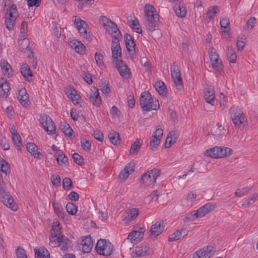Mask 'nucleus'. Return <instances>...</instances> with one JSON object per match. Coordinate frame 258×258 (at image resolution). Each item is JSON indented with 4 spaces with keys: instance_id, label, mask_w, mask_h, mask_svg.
<instances>
[{
    "instance_id": "obj_32",
    "label": "nucleus",
    "mask_w": 258,
    "mask_h": 258,
    "mask_svg": "<svg viewBox=\"0 0 258 258\" xmlns=\"http://www.w3.org/2000/svg\"><path fill=\"white\" fill-rule=\"evenodd\" d=\"M154 88L161 95L164 96L167 93V88L163 82L160 81L156 82L154 84Z\"/></svg>"
},
{
    "instance_id": "obj_42",
    "label": "nucleus",
    "mask_w": 258,
    "mask_h": 258,
    "mask_svg": "<svg viewBox=\"0 0 258 258\" xmlns=\"http://www.w3.org/2000/svg\"><path fill=\"white\" fill-rule=\"evenodd\" d=\"M66 208L67 212L72 215H75L77 212V206L73 203H68Z\"/></svg>"
},
{
    "instance_id": "obj_22",
    "label": "nucleus",
    "mask_w": 258,
    "mask_h": 258,
    "mask_svg": "<svg viewBox=\"0 0 258 258\" xmlns=\"http://www.w3.org/2000/svg\"><path fill=\"white\" fill-rule=\"evenodd\" d=\"M18 99L24 106H27L30 104L28 95L25 88H22L19 90Z\"/></svg>"
},
{
    "instance_id": "obj_37",
    "label": "nucleus",
    "mask_w": 258,
    "mask_h": 258,
    "mask_svg": "<svg viewBox=\"0 0 258 258\" xmlns=\"http://www.w3.org/2000/svg\"><path fill=\"white\" fill-rule=\"evenodd\" d=\"M27 30V23L25 21L22 22L20 27V32L21 33V38H23L22 43L26 42V46H28V39H26V32Z\"/></svg>"
},
{
    "instance_id": "obj_1",
    "label": "nucleus",
    "mask_w": 258,
    "mask_h": 258,
    "mask_svg": "<svg viewBox=\"0 0 258 258\" xmlns=\"http://www.w3.org/2000/svg\"><path fill=\"white\" fill-rule=\"evenodd\" d=\"M144 11L146 18L147 29L150 31H154L159 23V15L155 8L150 4H146L144 8Z\"/></svg>"
},
{
    "instance_id": "obj_21",
    "label": "nucleus",
    "mask_w": 258,
    "mask_h": 258,
    "mask_svg": "<svg viewBox=\"0 0 258 258\" xmlns=\"http://www.w3.org/2000/svg\"><path fill=\"white\" fill-rule=\"evenodd\" d=\"M74 23L76 25L79 32L83 36L87 35V24L85 21L82 20L80 18L75 17Z\"/></svg>"
},
{
    "instance_id": "obj_31",
    "label": "nucleus",
    "mask_w": 258,
    "mask_h": 258,
    "mask_svg": "<svg viewBox=\"0 0 258 258\" xmlns=\"http://www.w3.org/2000/svg\"><path fill=\"white\" fill-rule=\"evenodd\" d=\"M26 148L32 156L34 158H38L39 155L40 153L38 151V148L35 144L32 142L28 143Z\"/></svg>"
},
{
    "instance_id": "obj_64",
    "label": "nucleus",
    "mask_w": 258,
    "mask_h": 258,
    "mask_svg": "<svg viewBox=\"0 0 258 258\" xmlns=\"http://www.w3.org/2000/svg\"><path fill=\"white\" fill-rule=\"evenodd\" d=\"M95 58L96 62L98 66H103L104 63L103 61V56L101 53L96 52L95 54Z\"/></svg>"
},
{
    "instance_id": "obj_52",
    "label": "nucleus",
    "mask_w": 258,
    "mask_h": 258,
    "mask_svg": "<svg viewBox=\"0 0 258 258\" xmlns=\"http://www.w3.org/2000/svg\"><path fill=\"white\" fill-rule=\"evenodd\" d=\"M73 158L74 159V161L79 165H82L84 163V158L79 155L78 153H74L73 154Z\"/></svg>"
},
{
    "instance_id": "obj_13",
    "label": "nucleus",
    "mask_w": 258,
    "mask_h": 258,
    "mask_svg": "<svg viewBox=\"0 0 258 258\" xmlns=\"http://www.w3.org/2000/svg\"><path fill=\"white\" fill-rule=\"evenodd\" d=\"M169 2L172 3H176L173 8L177 17L180 18H184L185 17L187 10L183 2L180 1V0H169Z\"/></svg>"
},
{
    "instance_id": "obj_20",
    "label": "nucleus",
    "mask_w": 258,
    "mask_h": 258,
    "mask_svg": "<svg viewBox=\"0 0 258 258\" xmlns=\"http://www.w3.org/2000/svg\"><path fill=\"white\" fill-rule=\"evenodd\" d=\"M0 65L2 73L5 77L10 78L14 75V71L7 60L5 59L1 60Z\"/></svg>"
},
{
    "instance_id": "obj_28",
    "label": "nucleus",
    "mask_w": 258,
    "mask_h": 258,
    "mask_svg": "<svg viewBox=\"0 0 258 258\" xmlns=\"http://www.w3.org/2000/svg\"><path fill=\"white\" fill-rule=\"evenodd\" d=\"M104 28L109 34H113L114 33L115 34V35H118V38L121 36V33L117 25L112 21Z\"/></svg>"
},
{
    "instance_id": "obj_4",
    "label": "nucleus",
    "mask_w": 258,
    "mask_h": 258,
    "mask_svg": "<svg viewBox=\"0 0 258 258\" xmlns=\"http://www.w3.org/2000/svg\"><path fill=\"white\" fill-rule=\"evenodd\" d=\"M96 252L104 256H109L113 252V245L106 239H99L95 246Z\"/></svg>"
},
{
    "instance_id": "obj_7",
    "label": "nucleus",
    "mask_w": 258,
    "mask_h": 258,
    "mask_svg": "<svg viewBox=\"0 0 258 258\" xmlns=\"http://www.w3.org/2000/svg\"><path fill=\"white\" fill-rule=\"evenodd\" d=\"M231 118L234 124L239 127L245 125L246 120L242 111L239 108L232 109Z\"/></svg>"
},
{
    "instance_id": "obj_38",
    "label": "nucleus",
    "mask_w": 258,
    "mask_h": 258,
    "mask_svg": "<svg viewBox=\"0 0 258 258\" xmlns=\"http://www.w3.org/2000/svg\"><path fill=\"white\" fill-rule=\"evenodd\" d=\"M185 230L181 229V231L179 230H177L173 233L169 235L168 237V240L170 242H172L173 241H176L180 238L181 237L182 233L183 232L184 234H185Z\"/></svg>"
},
{
    "instance_id": "obj_17",
    "label": "nucleus",
    "mask_w": 258,
    "mask_h": 258,
    "mask_svg": "<svg viewBox=\"0 0 258 258\" xmlns=\"http://www.w3.org/2000/svg\"><path fill=\"white\" fill-rule=\"evenodd\" d=\"M52 205L56 215L64 222L68 221L67 215L64 211L62 206L55 201L53 202Z\"/></svg>"
},
{
    "instance_id": "obj_3",
    "label": "nucleus",
    "mask_w": 258,
    "mask_h": 258,
    "mask_svg": "<svg viewBox=\"0 0 258 258\" xmlns=\"http://www.w3.org/2000/svg\"><path fill=\"white\" fill-rule=\"evenodd\" d=\"M232 150L225 147H214L207 150L205 154L213 158H223L231 155Z\"/></svg>"
},
{
    "instance_id": "obj_25",
    "label": "nucleus",
    "mask_w": 258,
    "mask_h": 258,
    "mask_svg": "<svg viewBox=\"0 0 258 258\" xmlns=\"http://www.w3.org/2000/svg\"><path fill=\"white\" fill-rule=\"evenodd\" d=\"M82 250L85 253H88L91 251L93 246V242L90 236L86 237L81 241Z\"/></svg>"
},
{
    "instance_id": "obj_35",
    "label": "nucleus",
    "mask_w": 258,
    "mask_h": 258,
    "mask_svg": "<svg viewBox=\"0 0 258 258\" xmlns=\"http://www.w3.org/2000/svg\"><path fill=\"white\" fill-rule=\"evenodd\" d=\"M16 17H12V18L5 16V24L7 29L9 31H13L14 30V26L16 24Z\"/></svg>"
},
{
    "instance_id": "obj_12",
    "label": "nucleus",
    "mask_w": 258,
    "mask_h": 258,
    "mask_svg": "<svg viewBox=\"0 0 258 258\" xmlns=\"http://www.w3.org/2000/svg\"><path fill=\"white\" fill-rule=\"evenodd\" d=\"M2 195L1 202L7 207L10 208L12 210L17 211L18 207L16 203L14 202L12 196L9 194L7 193L5 191L4 193H0Z\"/></svg>"
},
{
    "instance_id": "obj_8",
    "label": "nucleus",
    "mask_w": 258,
    "mask_h": 258,
    "mask_svg": "<svg viewBox=\"0 0 258 258\" xmlns=\"http://www.w3.org/2000/svg\"><path fill=\"white\" fill-rule=\"evenodd\" d=\"M51 242H49V244L53 247L60 246L61 250L63 252H66L68 250L70 246V240L66 236H59L55 240L53 238H52Z\"/></svg>"
},
{
    "instance_id": "obj_48",
    "label": "nucleus",
    "mask_w": 258,
    "mask_h": 258,
    "mask_svg": "<svg viewBox=\"0 0 258 258\" xmlns=\"http://www.w3.org/2000/svg\"><path fill=\"white\" fill-rule=\"evenodd\" d=\"M131 23L132 28H133V30H135L136 32L139 34H141L142 33V30L141 28L139 27H138L140 24L139 21L137 18L134 20L131 21Z\"/></svg>"
},
{
    "instance_id": "obj_41",
    "label": "nucleus",
    "mask_w": 258,
    "mask_h": 258,
    "mask_svg": "<svg viewBox=\"0 0 258 258\" xmlns=\"http://www.w3.org/2000/svg\"><path fill=\"white\" fill-rule=\"evenodd\" d=\"M1 172L5 173L6 175L10 172V167L8 163L4 159L0 158Z\"/></svg>"
},
{
    "instance_id": "obj_60",
    "label": "nucleus",
    "mask_w": 258,
    "mask_h": 258,
    "mask_svg": "<svg viewBox=\"0 0 258 258\" xmlns=\"http://www.w3.org/2000/svg\"><path fill=\"white\" fill-rule=\"evenodd\" d=\"M228 57L230 62L234 63L237 58V55L232 49L228 50Z\"/></svg>"
},
{
    "instance_id": "obj_2",
    "label": "nucleus",
    "mask_w": 258,
    "mask_h": 258,
    "mask_svg": "<svg viewBox=\"0 0 258 258\" xmlns=\"http://www.w3.org/2000/svg\"><path fill=\"white\" fill-rule=\"evenodd\" d=\"M140 102L142 108L146 111L156 110L159 108L158 100L153 98L151 94L148 91L142 93Z\"/></svg>"
},
{
    "instance_id": "obj_24",
    "label": "nucleus",
    "mask_w": 258,
    "mask_h": 258,
    "mask_svg": "<svg viewBox=\"0 0 258 258\" xmlns=\"http://www.w3.org/2000/svg\"><path fill=\"white\" fill-rule=\"evenodd\" d=\"M220 26L222 30L221 35L222 36L229 35L231 31L229 19L227 18H222L220 21Z\"/></svg>"
},
{
    "instance_id": "obj_50",
    "label": "nucleus",
    "mask_w": 258,
    "mask_h": 258,
    "mask_svg": "<svg viewBox=\"0 0 258 258\" xmlns=\"http://www.w3.org/2000/svg\"><path fill=\"white\" fill-rule=\"evenodd\" d=\"M126 49L127 51L129 52L131 55H134L136 53L135 51V46H136V43L134 41H132L130 42H128L127 43L125 44Z\"/></svg>"
},
{
    "instance_id": "obj_55",
    "label": "nucleus",
    "mask_w": 258,
    "mask_h": 258,
    "mask_svg": "<svg viewBox=\"0 0 258 258\" xmlns=\"http://www.w3.org/2000/svg\"><path fill=\"white\" fill-rule=\"evenodd\" d=\"M17 258H28L26 251L22 247L19 246L16 250Z\"/></svg>"
},
{
    "instance_id": "obj_15",
    "label": "nucleus",
    "mask_w": 258,
    "mask_h": 258,
    "mask_svg": "<svg viewBox=\"0 0 258 258\" xmlns=\"http://www.w3.org/2000/svg\"><path fill=\"white\" fill-rule=\"evenodd\" d=\"M145 232V229L141 227L138 230H134L130 232L127 237V239L133 243L136 244L140 242L143 238L144 233Z\"/></svg>"
},
{
    "instance_id": "obj_53",
    "label": "nucleus",
    "mask_w": 258,
    "mask_h": 258,
    "mask_svg": "<svg viewBox=\"0 0 258 258\" xmlns=\"http://www.w3.org/2000/svg\"><path fill=\"white\" fill-rule=\"evenodd\" d=\"M197 197V195L194 194L193 192H189L186 197V202L187 204L189 205H191L196 201V199Z\"/></svg>"
},
{
    "instance_id": "obj_40",
    "label": "nucleus",
    "mask_w": 258,
    "mask_h": 258,
    "mask_svg": "<svg viewBox=\"0 0 258 258\" xmlns=\"http://www.w3.org/2000/svg\"><path fill=\"white\" fill-rule=\"evenodd\" d=\"M57 163L62 166H67L68 164V159L64 154L62 153L59 154L56 158Z\"/></svg>"
},
{
    "instance_id": "obj_63",
    "label": "nucleus",
    "mask_w": 258,
    "mask_h": 258,
    "mask_svg": "<svg viewBox=\"0 0 258 258\" xmlns=\"http://www.w3.org/2000/svg\"><path fill=\"white\" fill-rule=\"evenodd\" d=\"M81 145L83 149L87 151H89L91 149V143L87 140H82L81 141Z\"/></svg>"
},
{
    "instance_id": "obj_54",
    "label": "nucleus",
    "mask_w": 258,
    "mask_h": 258,
    "mask_svg": "<svg viewBox=\"0 0 258 258\" xmlns=\"http://www.w3.org/2000/svg\"><path fill=\"white\" fill-rule=\"evenodd\" d=\"M256 19L255 17H251L247 22L245 25L244 29L245 30H249L252 29L256 23Z\"/></svg>"
},
{
    "instance_id": "obj_10",
    "label": "nucleus",
    "mask_w": 258,
    "mask_h": 258,
    "mask_svg": "<svg viewBox=\"0 0 258 258\" xmlns=\"http://www.w3.org/2000/svg\"><path fill=\"white\" fill-rule=\"evenodd\" d=\"M86 96L88 98L93 105L99 107L101 104L102 100L97 88L93 87L86 92Z\"/></svg>"
},
{
    "instance_id": "obj_43",
    "label": "nucleus",
    "mask_w": 258,
    "mask_h": 258,
    "mask_svg": "<svg viewBox=\"0 0 258 258\" xmlns=\"http://www.w3.org/2000/svg\"><path fill=\"white\" fill-rule=\"evenodd\" d=\"M141 143L140 139H136V141L132 145L130 151V154H134L135 152H138L141 148Z\"/></svg>"
},
{
    "instance_id": "obj_36",
    "label": "nucleus",
    "mask_w": 258,
    "mask_h": 258,
    "mask_svg": "<svg viewBox=\"0 0 258 258\" xmlns=\"http://www.w3.org/2000/svg\"><path fill=\"white\" fill-rule=\"evenodd\" d=\"M108 137L110 141L114 145H118L121 141L118 133L115 131L110 132Z\"/></svg>"
},
{
    "instance_id": "obj_14",
    "label": "nucleus",
    "mask_w": 258,
    "mask_h": 258,
    "mask_svg": "<svg viewBox=\"0 0 258 258\" xmlns=\"http://www.w3.org/2000/svg\"><path fill=\"white\" fill-rule=\"evenodd\" d=\"M116 68L120 75L124 79H128L130 77V69L127 64L122 60H116L115 61Z\"/></svg>"
},
{
    "instance_id": "obj_44",
    "label": "nucleus",
    "mask_w": 258,
    "mask_h": 258,
    "mask_svg": "<svg viewBox=\"0 0 258 258\" xmlns=\"http://www.w3.org/2000/svg\"><path fill=\"white\" fill-rule=\"evenodd\" d=\"M12 140L14 145L17 150H20L21 149V146H22V143L21 142V137L19 135H16L13 136Z\"/></svg>"
},
{
    "instance_id": "obj_49",
    "label": "nucleus",
    "mask_w": 258,
    "mask_h": 258,
    "mask_svg": "<svg viewBox=\"0 0 258 258\" xmlns=\"http://www.w3.org/2000/svg\"><path fill=\"white\" fill-rule=\"evenodd\" d=\"M17 13V8L16 5L13 4L9 7L7 10V14L6 16H9L11 18L15 17L13 14Z\"/></svg>"
},
{
    "instance_id": "obj_47",
    "label": "nucleus",
    "mask_w": 258,
    "mask_h": 258,
    "mask_svg": "<svg viewBox=\"0 0 258 258\" xmlns=\"http://www.w3.org/2000/svg\"><path fill=\"white\" fill-rule=\"evenodd\" d=\"M62 186L64 189H70L73 188L72 180L69 177H65L62 180Z\"/></svg>"
},
{
    "instance_id": "obj_30",
    "label": "nucleus",
    "mask_w": 258,
    "mask_h": 258,
    "mask_svg": "<svg viewBox=\"0 0 258 258\" xmlns=\"http://www.w3.org/2000/svg\"><path fill=\"white\" fill-rule=\"evenodd\" d=\"M59 226V223L57 224V222L55 225L53 226L51 231V236L49 237L50 242H51L52 240V238H53V240H55V238L56 239L59 236H64L63 235H61V228Z\"/></svg>"
},
{
    "instance_id": "obj_5",
    "label": "nucleus",
    "mask_w": 258,
    "mask_h": 258,
    "mask_svg": "<svg viewBox=\"0 0 258 258\" xmlns=\"http://www.w3.org/2000/svg\"><path fill=\"white\" fill-rule=\"evenodd\" d=\"M161 174V170L153 168L144 173L141 177V181L145 186H149L156 182L157 177Z\"/></svg>"
},
{
    "instance_id": "obj_33",
    "label": "nucleus",
    "mask_w": 258,
    "mask_h": 258,
    "mask_svg": "<svg viewBox=\"0 0 258 258\" xmlns=\"http://www.w3.org/2000/svg\"><path fill=\"white\" fill-rule=\"evenodd\" d=\"M149 249V245L147 244H142L140 246H137L136 248V254L138 256H142L146 255L147 252Z\"/></svg>"
},
{
    "instance_id": "obj_56",
    "label": "nucleus",
    "mask_w": 258,
    "mask_h": 258,
    "mask_svg": "<svg viewBox=\"0 0 258 258\" xmlns=\"http://www.w3.org/2000/svg\"><path fill=\"white\" fill-rule=\"evenodd\" d=\"M216 125L217 126V128L215 131V135L216 136H221L222 135L225 134V130L224 129V127L222 126L221 124L219 122H218L216 124Z\"/></svg>"
},
{
    "instance_id": "obj_46",
    "label": "nucleus",
    "mask_w": 258,
    "mask_h": 258,
    "mask_svg": "<svg viewBox=\"0 0 258 258\" xmlns=\"http://www.w3.org/2000/svg\"><path fill=\"white\" fill-rule=\"evenodd\" d=\"M152 138L153 139L151 140L150 143V146L151 150L153 151L157 148L161 139L159 138L153 136Z\"/></svg>"
},
{
    "instance_id": "obj_57",
    "label": "nucleus",
    "mask_w": 258,
    "mask_h": 258,
    "mask_svg": "<svg viewBox=\"0 0 258 258\" xmlns=\"http://www.w3.org/2000/svg\"><path fill=\"white\" fill-rule=\"evenodd\" d=\"M250 190V188L249 187H245L241 189H238L235 192V195L240 197L246 194Z\"/></svg>"
},
{
    "instance_id": "obj_62",
    "label": "nucleus",
    "mask_w": 258,
    "mask_h": 258,
    "mask_svg": "<svg viewBox=\"0 0 258 258\" xmlns=\"http://www.w3.org/2000/svg\"><path fill=\"white\" fill-rule=\"evenodd\" d=\"M212 67L213 68L219 73H221L223 71V66L221 60L220 61L215 62L213 63H212Z\"/></svg>"
},
{
    "instance_id": "obj_23",
    "label": "nucleus",
    "mask_w": 258,
    "mask_h": 258,
    "mask_svg": "<svg viewBox=\"0 0 258 258\" xmlns=\"http://www.w3.org/2000/svg\"><path fill=\"white\" fill-rule=\"evenodd\" d=\"M20 71L26 81L31 82L32 80L33 74L30 67L27 63H25L22 64Z\"/></svg>"
},
{
    "instance_id": "obj_51",
    "label": "nucleus",
    "mask_w": 258,
    "mask_h": 258,
    "mask_svg": "<svg viewBox=\"0 0 258 258\" xmlns=\"http://www.w3.org/2000/svg\"><path fill=\"white\" fill-rule=\"evenodd\" d=\"M0 146L4 150H8L10 149V146L7 139L0 136Z\"/></svg>"
},
{
    "instance_id": "obj_61",
    "label": "nucleus",
    "mask_w": 258,
    "mask_h": 258,
    "mask_svg": "<svg viewBox=\"0 0 258 258\" xmlns=\"http://www.w3.org/2000/svg\"><path fill=\"white\" fill-rule=\"evenodd\" d=\"M244 40H245V38L242 37H238L237 38L236 45L238 51H241L243 49L245 45V42L244 41Z\"/></svg>"
},
{
    "instance_id": "obj_6",
    "label": "nucleus",
    "mask_w": 258,
    "mask_h": 258,
    "mask_svg": "<svg viewBox=\"0 0 258 258\" xmlns=\"http://www.w3.org/2000/svg\"><path fill=\"white\" fill-rule=\"evenodd\" d=\"M39 121L48 134L51 135L55 134V125L54 122L48 115L43 114L41 115Z\"/></svg>"
},
{
    "instance_id": "obj_26",
    "label": "nucleus",
    "mask_w": 258,
    "mask_h": 258,
    "mask_svg": "<svg viewBox=\"0 0 258 258\" xmlns=\"http://www.w3.org/2000/svg\"><path fill=\"white\" fill-rule=\"evenodd\" d=\"M164 226L163 223L161 222H157L155 224L153 225L150 229V234L154 236H158L164 230Z\"/></svg>"
},
{
    "instance_id": "obj_39",
    "label": "nucleus",
    "mask_w": 258,
    "mask_h": 258,
    "mask_svg": "<svg viewBox=\"0 0 258 258\" xmlns=\"http://www.w3.org/2000/svg\"><path fill=\"white\" fill-rule=\"evenodd\" d=\"M209 56L211 63H213L215 62H218V61H220V60H221L219 55L216 53V49L214 48H211L209 51Z\"/></svg>"
},
{
    "instance_id": "obj_16",
    "label": "nucleus",
    "mask_w": 258,
    "mask_h": 258,
    "mask_svg": "<svg viewBox=\"0 0 258 258\" xmlns=\"http://www.w3.org/2000/svg\"><path fill=\"white\" fill-rule=\"evenodd\" d=\"M135 164L134 163H129L124 167L118 175V178L122 181L126 179L129 175L134 172Z\"/></svg>"
},
{
    "instance_id": "obj_34",
    "label": "nucleus",
    "mask_w": 258,
    "mask_h": 258,
    "mask_svg": "<svg viewBox=\"0 0 258 258\" xmlns=\"http://www.w3.org/2000/svg\"><path fill=\"white\" fill-rule=\"evenodd\" d=\"M218 7L217 6H214L210 7L205 17L206 21H209L214 19L215 15L218 13Z\"/></svg>"
},
{
    "instance_id": "obj_9",
    "label": "nucleus",
    "mask_w": 258,
    "mask_h": 258,
    "mask_svg": "<svg viewBox=\"0 0 258 258\" xmlns=\"http://www.w3.org/2000/svg\"><path fill=\"white\" fill-rule=\"evenodd\" d=\"M171 76L177 89L181 90L183 88V84L181 77L179 67L173 62L171 66Z\"/></svg>"
},
{
    "instance_id": "obj_59",
    "label": "nucleus",
    "mask_w": 258,
    "mask_h": 258,
    "mask_svg": "<svg viewBox=\"0 0 258 258\" xmlns=\"http://www.w3.org/2000/svg\"><path fill=\"white\" fill-rule=\"evenodd\" d=\"M179 135L177 132L175 131H172L169 133L167 138V141L170 140L175 143Z\"/></svg>"
},
{
    "instance_id": "obj_27",
    "label": "nucleus",
    "mask_w": 258,
    "mask_h": 258,
    "mask_svg": "<svg viewBox=\"0 0 258 258\" xmlns=\"http://www.w3.org/2000/svg\"><path fill=\"white\" fill-rule=\"evenodd\" d=\"M34 251L35 258H50L48 251L43 246L35 248Z\"/></svg>"
},
{
    "instance_id": "obj_19",
    "label": "nucleus",
    "mask_w": 258,
    "mask_h": 258,
    "mask_svg": "<svg viewBox=\"0 0 258 258\" xmlns=\"http://www.w3.org/2000/svg\"><path fill=\"white\" fill-rule=\"evenodd\" d=\"M206 92L204 95V98L207 103L214 105L215 104V91L214 88L211 86H207L205 88Z\"/></svg>"
},
{
    "instance_id": "obj_11",
    "label": "nucleus",
    "mask_w": 258,
    "mask_h": 258,
    "mask_svg": "<svg viewBox=\"0 0 258 258\" xmlns=\"http://www.w3.org/2000/svg\"><path fill=\"white\" fill-rule=\"evenodd\" d=\"M112 59L115 61L118 60V58L121 56V49L119 43L118 35L113 37L111 45Z\"/></svg>"
},
{
    "instance_id": "obj_29",
    "label": "nucleus",
    "mask_w": 258,
    "mask_h": 258,
    "mask_svg": "<svg viewBox=\"0 0 258 258\" xmlns=\"http://www.w3.org/2000/svg\"><path fill=\"white\" fill-rule=\"evenodd\" d=\"M214 247L211 246H205L198 250L202 258H210L213 254Z\"/></svg>"
},
{
    "instance_id": "obj_45",
    "label": "nucleus",
    "mask_w": 258,
    "mask_h": 258,
    "mask_svg": "<svg viewBox=\"0 0 258 258\" xmlns=\"http://www.w3.org/2000/svg\"><path fill=\"white\" fill-rule=\"evenodd\" d=\"M61 126H62V130L65 135L71 137L72 136L73 131L70 125L68 123L64 122Z\"/></svg>"
},
{
    "instance_id": "obj_18",
    "label": "nucleus",
    "mask_w": 258,
    "mask_h": 258,
    "mask_svg": "<svg viewBox=\"0 0 258 258\" xmlns=\"http://www.w3.org/2000/svg\"><path fill=\"white\" fill-rule=\"evenodd\" d=\"M10 84L4 78L0 79V96L6 99L9 95Z\"/></svg>"
},
{
    "instance_id": "obj_58",
    "label": "nucleus",
    "mask_w": 258,
    "mask_h": 258,
    "mask_svg": "<svg viewBox=\"0 0 258 258\" xmlns=\"http://www.w3.org/2000/svg\"><path fill=\"white\" fill-rule=\"evenodd\" d=\"M139 215V210L137 208H133L132 209L128 214V219L130 221L134 220L136 219L138 216Z\"/></svg>"
}]
</instances>
